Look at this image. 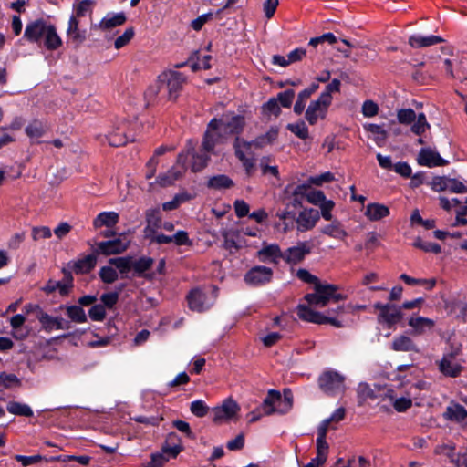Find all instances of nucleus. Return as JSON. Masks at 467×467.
<instances>
[{
    "label": "nucleus",
    "instance_id": "4d7b16f0",
    "mask_svg": "<svg viewBox=\"0 0 467 467\" xmlns=\"http://www.w3.org/2000/svg\"><path fill=\"white\" fill-rule=\"evenodd\" d=\"M88 317L92 321H103L106 317V308L101 304H96L88 310Z\"/></svg>",
    "mask_w": 467,
    "mask_h": 467
},
{
    "label": "nucleus",
    "instance_id": "b1692460",
    "mask_svg": "<svg viewBox=\"0 0 467 467\" xmlns=\"http://www.w3.org/2000/svg\"><path fill=\"white\" fill-rule=\"evenodd\" d=\"M258 259L265 263L270 261L272 263L277 264L279 259L284 260V252L281 251L280 246L276 244H272L262 247L257 252Z\"/></svg>",
    "mask_w": 467,
    "mask_h": 467
},
{
    "label": "nucleus",
    "instance_id": "3c124183",
    "mask_svg": "<svg viewBox=\"0 0 467 467\" xmlns=\"http://www.w3.org/2000/svg\"><path fill=\"white\" fill-rule=\"evenodd\" d=\"M135 36V30L133 27H128L125 29L122 35L119 36L114 41V47L120 49L126 47Z\"/></svg>",
    "mask_w": 467,
    "mask_h": 467
},
{
    "label": "nucleus",
    "instance_id": "774afa93",
    "mask_svg": "<svg viewBox=\"0 0 467 467\" xmlns=\"http://www.w3.org/2000/svg\"><path fill=\"white\" fill-rule=\"evenodd\" d=\"M379 112V106L374 101L368 99L365 100L362 105V114L365 117L371 118L378 114Z\"/></svg>",
    "mask_w": 467,
    "mask_h": 467
},
{
    "label": "nucleus",
    "instance_id": "69168bd1",
    "mask_svg": "<svg viewBox=\"0 0 467 467\" xmlns=\"http://www.w3.org/2000/svg\"><path fill=\"white\" fill-rule=\"evenodd\" d=\"M334 174L330 171L324 172L320 175L311 176L308 178V182L317 186H321L324 182H330L334 181Z\"/></svg>",
    "mask_w": 467,
    "mask_h": 467
},
{
    "label": "nucleus",
    "instance_id": "603ef678",
    "mask_svg": "<svg viewBox=\"0 0 467 467\" xmlns=\"http://www.w3.org/2000/svg\"><path fill=\"white\" fill-rule=\"evenodd\" d=\"M190 410L194 416L202 418L207 415L209 407L202 400H196L191 402Z\"/></svg>",
    "mask_w": 467,
    "mask_h": 467
},
{
    "label": "nucleus",
    "instance_id": "37998d69",
    "mask_svg": "<svg viewBox=\"0 0 467 467\" xmlns=\"http://www.w3.org/2000/svg\"><path fill=\"white\" fill-rule=\"evenodd\" d=\"M220 138V134L216 132H211L210 130H206L202 142V151H206V153H212L214 150L216 144L218 143Z\"/></svg>",
    "mask_w": 467,
    "mask_h": 467
},
{
    "label": "nucleus",
    "instance_id": "412c9836",
    "mask_svg": "<svg viewBox=\"0 0 467 467\" xmlns=\"http://www.w3.org/2000/svg\"><path fill=\"white\" fill-rule=\"evenodd\" d=\"M206 299V294L200 288L192 289L186 296L189 308L199 313L209 308L205 305Z\"/></svg>",
    "mask_w": 467,
    "mask_h": 467
},
{
    "label": "nucleus",
    "instance_id": "c756f323",
    "mask_svg": "<svg viewBox=\"0 0 467 467\" xmlns=\"http://www.w3.org/2000/svg\"><path fill=\"white\" fill-rule=\"evenodd\" d=\"M126 19V16L123 12L109 13L101 19L99 27L102 30H108L123 25Z\"/></svg>",
    "mask_w": 467,
    "mask_h": 467
},
{
    "label": "nucleus",
    "instance_id": "7c9ffc66",
    "mask_svg": "<svg viewBox=\"0 0 467 467\" xmlns=\"http://www.w3.org/2000/svg\"><path fill=\"white\" fill-rule=\"evenodd\" d=\"M119 214L116 212H102L99 213L93 220V226L96 229L106 227H113L119 222Z\"/></svg>",
    "mask_w": 467,
    "mask_h": 467
},
{
    "label": "nucleus",
    "instance_id": "ea45409f",
    "mask_svg": "<svg viewBox=\"0 0 467 467\" xmlns=\"http://www.w3.org/2000/svg\"><path fill=\"white\" fill-rule=\"evenodd\" d=\"M60 307L66 309V314L72 322L85 323L88 321L87 315L79 305L61 306Z\"/></svg>",
    "mask_w": 467,
    "mask_h": 467
},
{
    "label": "nucleus",
    "instance_id": "c9c22d12",
    "mask_svg": "<svg viewBox=\"0 0 467 467\" xmlns=\"http://www.w3.org/2000/svg\"><path fill=\"white\" fill-rule=\"evenodd\" d=\"M364 130L374 135L373 140L379 147H382L388 138V132L381 125L374 123H366L363 125Z\"/></svg>",
    "mask_w": 467,
    "mask_h": 467
},
{
    "label": "nucleus",
    "instance_id": "e433bc0d",
    "mask_svg": "<svg viewBox=\"0 0 467 467\" xmlns=\"http://www.w3.org/2000/svg\"><path fill=\"white\" fill-rule=\"evenodd\" d=\"M463 367L458 363H452V360L441 358L439 363V370L446 377L457 378L461 375Z\"/></svg>",
    "mask_w": 467,
    "mask_h": 467
},
{
    "label": "nucleus",
    "instance_id": "0e129e2a",
    "mask_svg": "<svg viewBox=\"0 0 467 467\" xmlns=\"http://www.w3.org/2000/svg\"><path fill=\"white\" fill-rule=\"evenodd\" d=\"M172 426L176 428L179 431L184 433L187 438L192 440H194L196 438L188 422L182 420H175L172 421Z\"/></svg>",
    "mask_w": 467,
    "mask_h": 467
},
{
    "label": "nucleus",
    "instance_id": "9b49d317",
    "mask_svg": "<svg viewBox=\"0 0 467 467\" xmlns=\"http://www.w3.org/2000/svg\"><path fill=\"white\" fill-rule=\"evenodd\" d=\"M239 406L236 401L233 399L225 400L221 406L214 407L212 410V420L215 424H220L223 420H229L233 419L237 411Z\"/></svg>",
    "mask_w": 467,
    "mask_h": 467
},
{
    "label": "nucleus",
    "instance_id": "4be33fe9",
    "mask_svg": "<svg viewBox=\"0 0 467 467\" xmlns=\"http://www.w3.org/2000/svg\"><path fill=\"white\" fill-rule=\"evenodd\" d=\"M43 330L47 332H50L53 329H64L69 328L68 322H65L62 317H52L47 313L41 312V314L37 317Z\"/></svg>",
    "mask_w": 467,
    "mask_h": 467
},
{
    "label": "nucleus",
    "instance_id": "052dcab7",
    "mask_svg": "<svg viewBox=\"0 0 467 467\" xmlns=\"http://www.w3.org/2000/svg\"><path fill=\"white\" fill-rule=\"evenodd\" d=\"M168 461L169 457L162 452L151 453L150 460L144 464V467H163Z\"/></svg>",
    "mask_w": 467,
    "mask_h": 467
},
{
    "label": "nucleus",
    "instance_id": "a878e982",
    "mask_svg": "<svg viewBox=\"0 0 467 467\" xmlns=\"http://www.w3.org/2000/svg\"><path fill=\"white\" fill-rule=\"evenodd\" d=\"M389 213V208L387 205L379 202L368 203L365 211L366 217L372 222H377L386 218Z\"/></svg>",
    "mask_w": 467,
    "mask_h": 467
},
{
    "label": "nucleus",
    "instance_id": "5fc2aeb1",
    "mask_svg": "<svg viewBox=\"0 0 467 467\" xmlns=\"http://www.w3.org/2000/svg\"><path fill=\"white\" fill-rule=\"evenodd\" d=\"M132 420L138 423L150 425V426H159L161 421L163 420V417L161 415H151V416H135L132 418Z\"/></svg>",
    "mask_w": 467,
    "mask_h": 467
},
{
    "label": "nucleus",
    "instance_id": "a19ab883",
    "mask_svg": "<svg viewBox=\"0 0 467 467\" xmlns=\"http://www.w3.org/2000/svg\"><path fill=\"white\" fill-rule=\"evenodd\" d=\"M328 449V443H317V455L305 467L323 466L327 459Z\"/></svg>",
    "mask_w": 467,
    "mask_h": 467
},
{
    "label": "nucleus",
    "instance_id": "6e6d98bb",
    "mask_svg": "<svg viewBox=\"0 0 467 467\" xmlns=\"http://www.w3.org/2000/svg\"><path fill=\"white\" fill-rule=\"evenodd\" d=\"M416 113L412 109H401L398 111L397 118L400 124H411L416 119Z\"/></svg>",
    "mask_w": 467,
    "mask_h": 467
},
{
    "label": "nucleus",
    "instance_id": "8fccbe9b",
    "mask_svg": "<svg viewBox=\"0 0 467 467\" xmlns=\"http://www.w3.org/2000/svg\"><path fill=\"white\" fill-rule=\"evenodd\" d=\"M412 123L410 130L414 134L419 136L422 135L426 130L430 128V124L428 123L424 113H420Z\"/></svg>",
    "mask_w": 467,
    "mask_h": 467
},
{
    "label": "nucleus",
    "instance_id": "1a4fd4ad",
    "mask_svg": "<svg viewBox=\"0 0 467 467\" xmlns=\"http://www.w3.org/2000/svg\"><path fill=\"white\" fill-rule=\"evenodd\" d=\"M313 244L310 241H300L284 251V261L291 265H297L311 254Z\"/></svg>",
    "mask_w": 467,
    "mask_h": 467
},
{
    "label": "nucleus",
    "instance_id": "5701e85b",
    "mask_svg": "<svg viewBox=\"0 0 467 467\" xmlns=\"http://www.w3.org/2000/svg\"><path fill=\"white\" fill-rule=\"evenodd\" d=\"M47 130L48 126L46 122L41 119H35L26 127L25 133L31 140L32 144H39L41 141L36 140L43 137Z\"/></svg>",
    "mask_w": 467,
    "mask_h": 467
},
{
    "label": "nucleus",
    "instance_id": "a18cd8bd",
    "mask_svg": "<svg viewBox=\"0 0 467 467\" xmlns=\"http://www.w3.org/2000/svg\"><path fill=\"white\" fill-rule=\"evenodd\" d=\"M0 386L5 389H11L14 387H20L21 379L18 377H16L15 374L1 372L0 373Z\"/></svg>",
    "mask_w": 467,
    "mask_h": 467
},
{
    "label": "nucleus",
    "instance_id": "13d9d810",
    "mask_svg": "<svg viewBox=\"0 0 467 467\" xmlns=\"http://www.w3.org/2000/svg\"><path fill=\"white\" fill-rule=\"evenodd\" d=\"M108 142L112 147L124 146L128 142V139L123 132H111L107 136Z\"/></svg>",
    "mask_w": 467,
    "mask_h": 467
},
{
    "label": "nucleus",
    "instance_id": "09e8293b",
    "mask_svg": "<svg viewBox=\"0 0 467 467\" xmlns=\"http://www.w3.org/2000/svg\"><path fill=\"white\" fill-rule=\"evenodd\" d=\"M317 89H302L297 96V99L294 105V112L300 115L306 107V102L311 96V94Z\"/></svg>",
    "mask_w": 467,
    "mask_h": 467
},
{
    "label": "nucleus",
    "instance_id": "20e7f679",
    "mask_svg": "<svg viewBox=\"0 0 467 467\" xmlns=\"http://www.w3.org/2000/svg\"><path fill=\"white\" fill-rule=\"evenodd\" d=\"M293 404L294 396L290 389H284L283 393L279 390L270 389L263 400L261 410L265 415L275 413L285 415L292 410Z\"/></svg>",
    "mask_w": 467,
    "mask_h": 467
},
{
    "label": "nucleus",
    "instance_id": "6ab92c4d",
    "mask_svg": "<svg viewBox=\"0 0 467 467\" xmlns=\"http://www.w3.org/2000/svg\"><path fill=\"white\" fill-rule=\"evenodd\" d=\"M161 87L180 88L186 84V77L174 69L164 70L158 76Z\"/></svg>",
    "mask_w": 467,
    "mask_h": 467
},
{
    "label": "nucleus",
    "instance_id": "49530a36",
    "mask_svg": "<svg viewBox=\"0 0 467 467\" xmlns=\"http://www.w3.org/2000/svg\"><path fill=\"white\" fill-rule=\"evenodd\" d=\"M99 276L104 284H113L119 278L117 270L109 265L100 268Z\"/></svg>",
    "mask_w": 467,
    "mask_h": 467
},
{
    "label": "nucleus",
    "instance_id": "393cba45",
    "mask_svg": "<svg viewBox=\"0 0 467 467\" xmlns=\"http://www.w3.org/2000/svg\"><path fill=\"white\" fill-rule=\"evenodd\" d=\"M402 318V313L400 306L390 304V308H387L378 316L379 323L387 324L388 327L399 323Z\"/></svg>",
    "mask_w": 467,
    "mask_h": 467
},
{
    "label": "nucleus",
    "instance_id": "f257e3e1",
    "mask_svg": "<svg viewBox=\"0 0 467 467\" xmlns=\"http://www.w3.org/2000/svg\"><path fill=\"white\" fill-rule=\"evenodd\" d=\"M296 277L306 284L314 285V292L304 296V299L310 306L323 307L329 302L338 303L346 299L345 295L337 293L338 287L336 285L322 284L317 276L312 275L306 269H298Z\"/></svg>",
    "mask_w": 467,
    "mask_h": 467
},
{
    "label": "nucleus",
    "instance_id": "39448f33",
    "mask_svg": "<svg viewBox=\"0 0 467 467\" xmlns=\"http://www.w3.org/2000/svg\"><path fill=\"white\" fill-rule=\"evenodd\" d=\"M345 377L337 370L327 368L317 379L320 390L328 397H336L344 393Z\"/></svg>",
    "mask_w": 467,
    "mask_h": 467
},
{
    "label": "nucleus",
    "instance_id": "338daca9",
    "mask_svg": "<svg viewBox=\"0 0 467 467\" xmlns=\"http://www.w3.org/2000/svg\"><path fill=\"white\" fill-rule=\"evenodd\" d=\"M294 97V89H285L284 92L278 94L276 99L278 100L279 105H282L284 108H289Z\"/></svg>",
    "mask_w": 467,
    "mask_h": 467
},
{
    "label": "nucleus",
    "instance_id": "2eb2a0df",
    "mask_svg": "<svg viewBox=\"0 0 467 467\" xmlns=\"http://www.w3.org/2000/svg\"><path fill=\"white\" fill-rule=\"evenodd\" d=\"M98 255L93 251L92 254L84 255L78 260H71L67 263V267L76 275H84L90 273L96 266Z\"/></svg>",
    "mask_w": 467,
    "mask_h": 467
},
{
    "label": "nucleus",
    "instance_id": "aec40b11",
    "mask_svg": "<svg viewBox=\"0 0 467 467\" xmlns=\"http://www.w3.org/2000/svg\"><path fill=\"white\" fill-rule=\"evenodd\" d=\"M68 40L76 46L82 44L87 38V30L80 27L79 19L70 16L67 28Z\"/></svg>",
    "mask_w": 467,
    "mask_h": 467
},
{
    "label": "nucleus",
    "instance_id": "a211bd4d",
    "mask_svg": "<svg viewBox=\"0 0 467 467\" xmlns=\"http://www.w3.org/2000/svg\"><path fill=\"white\" fill-rule=\"evenodd\" d=\"M443 418L463 427L467 426V410L460 403L451 402L443 412Z\"/></svg>",
    "mask_w": 467,
    "mask_h": 467
},
{
    "label": "nucleus",
    "instance_id": "c03bdc74",
    "mask_svg": "<svg viewBox=\"0 0 467 467\" xmlns=\"http://www.w3.org/2000/svg\"><path fill=\"white\" fill-rule=\"evenodd\" d=\"M412 245L415 248L420 249L426 253H432L438 254L441 252V247L437 243L425 242L420 237H417Z\"/></svg>",
    "mask_w": 467,
    "mask_h": 467
},
{
    "label": "nucleus",
    "instance_id": "cd10ccee",
    "mask_svg": "<svg viewBox=\"0 0 467 467\" xmlns=\"http://www.w3.org/2000/svg\"><path fill=\"white\" fill-rule=\"evenodd\" d=\"M443 42V38L435 36V35H430V36H421V35H412L409 38V44L410 47L414 48H420V47H431L439 43Z\"/></svg>",
    "mask_w": 467,
    "mask_h": 467
},
{
    "label": "nucleus",
    "instance_id": "4468645a",
    "mask_svg": "<svg viewBox=\"0 0 467 467\" xmlns=\"http://www.w3.org/2000/svg\"><path fill=\"white\" fill-rule=\"evenodd\" d=\"M417 162L420 166L429 168L445 166L449 161L431 148H422L417 157Z\"/></svg>",
    "mask_w": 467,
    "mask_h": 467
},
{
    "label": "nucleus",
    "instance_id": "f704fd0d",
    "mask_svg": "<svg viewBox=\"0 0 467 467\" xmlns=\"http://www.w3.org/2000/svg\"><path fill=\"white\" fill-rule=\"evenodd\" d=\"M408 324L419 335L423 334L426 330H431L435 326L434 320L423 317H410Z\"/></svg>",
    "mask_w": 467,
    "mask_h": 467
},
{
    "label": "nucleus",
    "instance_id": "dca6fc26",
    "mask_svg": "<svg viewBox=\"0 0 467 467\" xmlns=\"http://www.w3.org/2000/svg\"><path fill=\"white\" fill-rule=\"evenodd\" d=\"M279 128L277 126H271L270 129L265 133L258 135L254 140L251 141L242 140V144L249 149L254 147L256 149H263L267 145L273 144L278 138Z\"/></svg>",
    "mask_w": 467,
    "mask_h": 467
},
{
    "label": "nucleus",
    "instance_id": "6e6552de",
    "mask_svg": "<svg viewBox=\"0 0 467 467\" xmlns=\"http://www.w3.org/2000/svg\"><path fill=\"white\" fill-rule=\"evenodd\" d=\"M273 275L272 268L265 265H255L245 273L244 281L250 286H263L272 281Z\"/></svg>",
    "mask_w": 467,
    "mask_h": 467
},
{
    "label": "nucleus",
    "instance_id": "c85d7f7f",
    "mask_svg": "<svg viewBox=\"0 0 467 467\" xmlns=\"http://www.w3.org/2000/svg\"><path fill=\"white\" fill-rule=\"evenodd\" d=\"M206 186L209 189L222 191L228 190L234 186V181L225 174H218L208 179Z\"/></svg>",
    "mask_w": 467,
    "mask_h": 467
},
{
    "label": "nucleus",
    "instance_id": "de8ad7c7",
    "mask_svg": "<svg viewBox=\"0 0 467 467\" xmlns=\"http://www.w3.org/2000/svg\"><path fill=\"white\" fill-rule=\"evenodd\" d=\"M286 129L301 140H306L309 137L308 128L304 121L289 123Z\"/></svg>",
    "mask_w": 467,
    "mask_h": 467
},
{
    "label": "nucleus",
    "instance_id": "7ed1b4c3",
    "mask_svg": "<svg viewBox=\"0 0 467 467\" xmlns=\"http://www.w3.org/2000/svg\"><path fill=\"white\" fill-rule=\"evenodd\" d=\"M24 36L30 42H44L48 50H56L62 45V40L56 27L44 20H36L26 25Z\"/></svg>",
    "mask_w": 467,
    "mask_h": 467
},
{
    "label": "nucleus",
    "instance_id": "9d476101",
    "mask_svg": "<svg viewBox=\"0 0 467 467\" xmlns=\"http://www.w3.org/2000/svg\"><path fill=\"white\" fill-rule=\"evenodd\" d=\"M129 247V242H125L120 237L114 238L112 240L102 241L96 244V247L93 248L97 255L102 254L105 256L112 254H119L125 252Z\"/></svg>",
    "mask_w": 467,
    "mask_h": 467
},
{
    "label": "nucleus",
    "instance_id": "f8f14e48",
    "mask_svg": "<svg viewBox=\"0 0 467 467\" xmlns=\"http://www.w3.org/2000/svg\"><path fill=\"white\" fill-rule=\"evenodd\" d=\"M320 219L319 211L314 208H306L302 210L296 218V229L298 232L304 233L315 227Z\"/></svg>",
    "mask_w": 467,
    "mask_h": 467
},
{
    "label": "nucleus",
    "instance_id": "423d86ee",
    "mask_svg": "<svg viewBox=\"0 0 467 467\" xmlns=\"http://www.w3.org/2000/svg\"><path fill=\"white\" fill-rule=\"evenodd\" d=\"M339 90L340 89H326L317 100L311 101L306 111V119L309 124L314 125L317 123L318 118H325L327 108L332 101L331 92Z\"/></svg>",
    "mask_w": 467,
    "mask_h": 467
},
{
    "label": "nucleus",
    "instance_id": "4c0bfd02",
    "mask_svg": "<svg viewBox=\"0 0 467 467\" xmlns=\"http://www.w3.org/2000/svg\"><path fill=\"white\" fill-rule=\"evenodd\" d=\"M321 233L338 240H343L348 236V233L343 229L341 223L337 220H334L332 223L324 226L321 229Z\"/></svg>",
    "mask_w": 467,
    "mask_h": 467
},
{
    "label": "nucleus",
    "instance_id": "58836bf2",
    "mask_svg": "<svg viewBox=\"0 0 467 467\" xmlns=\"http://www.w3.org/2000/svg\"><path fill=\"white\" fill-rule=\"evenodd\" d=\"M95 2L92 0H79L73 4V13L71 16L81 18L90 15L93 11Z\"/></svg>",
    "mask_w": 467,
    "mask_h": 467
},
{
    "label": "nucleus",
    "instance_id": "f3484780",
    "mask_svg": "<svg viewBox=\"0 0 467 467\" xmlns=\"http://www.w3.org/2000/svg\"><path fill=\"white\" fill-rule=\"evenodd\" d=\"M442 68L451 78L461 80L467 78V61L461 58L444 59L442 61Z\"/></svg>",
    "mask_w": 467,
    "mask_h": 467
},
{
    "label": "nucleus",
    "instance_id": "bf43d9fd",
    "mask_svg": "<svg viewBox=\"0 0 467 467\" xmlns=\"http://www.w3.org/2000/svg\"><path fill=\"white\" fill-rule=\"evenodd\" d=\"M325 193L320 190L311 189L309 187L308 193L306 194V201L314 205H320L326 201Z\"/></svg>",
    "mask_w": 467,
    "mask_h": 467
},
{
    "label": "nucleus",
    "instance_id": "0eeeda50",
    "mask_svg": "<svg viewBox=\"0 0 467 467\" xmlns=\"http://www.w3.org/2000/svg\"><path fill=\"white\" fill-rule=\"evenodd\" d=\"M296 314L301 320L306 322L318 325L329 324L337 328L343 327L342 322L337 317L326 316L320 312L311 309L304 304H299L297 306Z\"/></svg>",
    "mask_w": 467,
    "mask_h": 467
},
{
    "label": "nucleus",
    "instance_id": "680f3d73",
    "mask_svg": "<svg viewBox=\"0 0 467 467\" xmlns=\"http://www.w3.org/2000/svg\"><path fill=\"white\" fill-rule=\"evenodd\" d=\"M434 192H443L448 190L449 177L447 176H434L430 183Z\"/></svg>",
    "mask_w": 467,
    "mask_h": 467
},
{
    "label": "nucleus",
    "instance_id": "e2e57ef3",
    "mask_svg": "<svg viewBox=\"0 0 467 467\" xmlns=\"http://www.w3.org/2000/svg\"><path fill=\"white\" fill-rule=\"evenodd\" d=\"M52 236V233L47 226H35L32 228V238L34 241L41 239H48Z\"/></svg>",
    "mask_w": 467,
    "mask_h": 467
},
{
    "label": "nucleus",
    "instance_id": "f03ea898",
    "mask_svg": "<svg viewBox=\"0 0 467 467\" xmlns=\"http://www.w3.org/2000/svg\"><path fill=\"white\" fill-rule=\"evenodd\" d=\"M146 226L144 228V237L150 240V244H167L174 243L177 246H192V240L190 239L186 231L179 230L173 235L159 234L158 230L161 228L162 219L159 208L149 209L145 214Z\"/></svg>",
    "mask_w": 467,
    "mask_h": 467
},
{
    "label": "nucleus",
    "instance_id": "473e14b6",
    "mask_svg": "<svg viewBox=\"0 0 467 467\" xmlns=\"http://www.w3.org/2000/svg\"><path fill=\"white\" fill-rule=\"evenodd\" d=\"M109 265H114L119 272L121 278H128V274L132 270V257H113L109 260Z\"/></svg>",
    "mask_w": 467,
    "mask_h": 467
},
{
    "label": "nucleus",
    "instance_id": "79ce46f5",
    "mask_svg": "<svg viewBox=\"0 0 467 467\" xmlns=\"http://www.w3.org/2000/svg\"><path fill=\"white\" fill-rule=\"evenodd\" d=\"M6 410L9 413L16 416L33 417L34 415L29 405L18 401H9Z\"/></svg>",
    "mask_w": 467,
    "mask_h": 467
},
{
    "label": "nucleus",
    "instance_id": "ddd939ff",
    "mask_svg": "<svg viewBox=\"0 0 467 467\" xmlns=\"http://www.w3.org/2000/svg\"><path fill=\"white\" fill-rule=\"evenodd\" d=\"M223 130L228 135H239L243 132L245 126L244 117L242 115L224 114L221 119Z\"/></svg>",
    "mask_w": 467,
    "mask_h": 467
},
{
    "label": "nucleus",
    "instance_id": "bb28decb",
    "mask_svg": "<svg viewBox=\"0 0 467 467\" xmlns=\"http://www.w3.org/2000/svg\"><path fill=\"white\" fill-rule=\"evenodd\" d=\"M188 154L192 157L191 170L192 172L202 171L210 161V153H206V151L196 152L193 148H188Z\"/></svg>",
    "mask_w": 467,
    "mask_h": 467
},
{
    "label": "nucleus",
    "instance_id": "2f4dec72",
    "mask_svg": "<svg viewBox=\"0 0 467 467\" xmlns=\"http://www.w3.org/2000/svg\"><path fill=\"white\" fill-rule=\"evenodd\" d=\"M391 348L394 351H402V352H420L417 345L413 342V340L408 336H399L394 337L391 343Z\"/></svg>",
    "mask_w": 467,
    "mask_h": 467
},
{
    "label": "nucleus",
    "instance_id": "864d4df0",
    "mask_svg": "<svg viewBox=\"0 0 467 467\" xmlns=\"http://www.w3.org/2000/svg\"><path fill=\"white\" fill-rule=\"evenodd\" d=\"M119 297V291L104 293L100 296L101 305L104 306L105 308L111 309L118 303Z\"/></svg>",
    "mask_w": 467,
    "mask_h": 467
},
{
    "label": "nucleus",
    "instance_id": "72a5a7b5",
    "mask_svg": "<svg viewBox=\"0 0 467 467\" xmlns=\"http://www.w3.org/2000/svg\"><path fill=\"white\" fill-rule=\"evenodd\" d=\"M153 264V258L149 256H141L137 260L132 259V270L134 271V275L138 277H147L145 273L151 269Z\"/></svg>",
    "mask_w": 467,
    "mask_h": 467
}]
</instances>
